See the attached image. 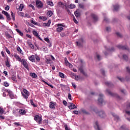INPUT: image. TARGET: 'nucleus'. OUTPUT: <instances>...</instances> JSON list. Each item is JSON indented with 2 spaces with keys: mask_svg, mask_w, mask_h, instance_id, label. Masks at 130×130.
I'll return each mask as SVG.
<instances>
[{
  "mask_svg": "<svg viewBox=\"0 0 130 130\" xmlns=\"http://www.w3.org/2000/svg\"><path fill=\"white\" fill-rule=\"evenodd\" d=\"M8 94L10 98H11V99H13V98H14V94H13V92H12V91H8Z\"/></svg>",
  "mask_w": 130,
  "mask_h": 130,
  "instance_id": "nucleus-22",
  "label": "nucleus"
},
{
  "mask_svg": "<svg viewBox=\"0 0 130 130\" xmlns=\"http://www.w3.org/2000/svg\"><path fill=\"white\" fill-rule=\"evenodd\" d=\"M70 62H69V61L68 60V58H67V57H65L64 58V63L65 64L68 65V63H69Z\"/></svg>",
  "mask_w": 130,
  "mask_h": 130,
  "instance_id": "nucleus-43",
  "label": "nucleus"
},
{
  "mask_svg": "<svg viewBox=\"0 0 130 130\" xmlns=\"http://www.w3.org/2000/svg\"><path fill=\"white\" fill-rule=\"evenodd\" d=\"M96 58L99 60H101V58H100V55H99V54H96Z\"/></svg>",
  "mask_w": 130,
  "mask_h": 130,
  "instance_id": "nucleus-62",
  "label": "nucleus"
},
{
  "mask_svg": "<svg viewBox=\"0 0 130 130\" xmlns=\"http://www.w3.org/2000/svg\"><path fill=\"white\" fill-rule=\"evenodd\" d=\"M11 79L13 81V83H17L18 82L17 81V77L15 75H12Z\"/></svg>",
  "mask_w": 130,
  "mask_h": 130,
  "instance_id": "nucleus-20",
  "label": "nucleus"
},
{
  "mask_svg": "<svg viewBox=\"0 0 130 130\" xmlns=\"http://www.w3.org/2000/svg\"><path fill=\"white\" fill-rule=\"evenodd\" d=\"M62 103L65 106H67L68 105V102H67V101H63Z\"/></svg>",
  "mask_w": 130,
  "mask_h": 130,
  "instance_id": "nucleus-58",
  "label": "nucleus"
},
{
  "mask_svg": "<svg viewBox=\"0 0 130 130\" xmlns=\"http://www.w3.org/2000/svg\"><path fill=\"white\" fill-rule=\"evenodd\" d=\"M94 127L95 128L96 127L98 130H101V129H100V127H99V124H98V121L95 122V126H94Z\"/></svg>",
  "mask_w": 130,
  "mask_h": 130,
  "instance_id": "nucleus-29",
  "label": "nucleus"
},
{
  "mask_svg": "<svg viewBox=\"0 0 130 130\" xmlns=\"http://www.w3.org/2000/svg\"><path fill=\"white\" fill-rule=\"evenodd\" d=\"M6 36L7 38H13V37L11 36L9 34H6Z\"/></svg>",
  "mask_w": 130,
  "mask_h": 130,
  "instance_id": "nucleus-44",
  "label": "nucleus"
},
{
  "mask_svg": "<svg viewBox=\"0 0 130 130\" xmlns=\"http://www.w3.org/2000/svg\"><path fill=\"white\" fill-rule=\"evenodd\" d=\"M5 64L7 68H10L11 67V64L10 63V62L9 61V59H7L6 61L5 62Z\"/></svg>",
  "mask_w": 130,
  "mask_h": 130,
  "instance_id": "nucleus-23",
  "label": "nucleus"
},
{
  "mask_svg": "<svg viewBox=\"0 0 130 130\" xmlns=\"http://www.w3.org/2000/svg\"><path fill=\"white\" fill-rule=\"evenodd\" d=\"M118 80H119V81H120V82H124V79L122 78H120V77H117Z\"/></svg>",
  "mask_w": 130,
  "mask_h": 130,
  "instance_id": "nucleus-50",
  "label": "nucleus"
},
{
  "mask_svg": "<svg viewBox=\"0 0 130 130\" xmlns=\"http://www.w3.org/2000/svg\"><path fill=\"white\" fill-rule=\"evenodd\" d=\"M48 5H49V6H50L51 7H53V3H52V2L51 1H49L47 3Z\"/></svg>",
  "mask_w": 130,
  "mask_h": 130,
  "instance_id": "nucleus-41",
  "label": "nucleus"
},
{
  "mask_svg": "<svg viewBox=\"0 0 130 130\" xmlns=\"http://www.w3.org/2000/svg\"><path fill=\"white\" fill-rule=\"evenodd\" d=\"M30 76H31L32 78H36L37 77V75L35 73H30Z\"/></svg>",
  "mask_w": 130,
  "mask_h": 130,
  "instance_id": "nucleus-38",
  "label": "nucleus"
},
{
  "mask_svg": "<svg viewBox=\"0 0 130 130\" xmlns=\"http://www.w3.org/2000/svg\"><path fill=\"white\" fill-rule=\"evenodd\" d=\"M46 62L48 64V63H50V62H51V60H50V59H47L46 60Z\"/></svg>",
  "mask_w": 130,
  "mask_h": 130,
  "instance_id": "nucleus-61",
  "label": "nucleus"
},
{
  "mask_svg": "<svg viewBox=\"0 0 130 130\" xmlns=\"http://www.w3.org/2000/svg\"><path fill=\"white\" fill-rule=\"evenodd\" d=\"M123 58L124 59V60H126V61H127L128 60V57H127V55L124 54L123 55Z\"/></svg>",
  "mask_w": 130,
  "mask_h": 130,
  "instance_id": "nucleus-30",
  "label": "nucleus"
},
{
  "mask_svg": "<svg viewBox=\"0 0 130 130\" xmlns=\"http://www.w3.org/2000/svg\"><path fill=\"white\" fill-rule=\"evenodd\" d=\"M73 21L75 24H78V21L77 19H76V18H75V16H73Z\"/></svg>",
  "mask_w": 130,
  "mask_h": 130,
  "instance_id": "nucleus-52",
  "label": "nucleus"
},
{
  "mask_svg": "<svg viewBox=\"0 0 130 130\" xmlns=\"http://www.w3.org/2000/svg\"><path fill=\"white\" fill-rule=\"evenodd\" d=\"M42 49L43 51H44L45 52H46V51L48 50V49H47V47H42Z\"/></svg>",
  "mask_w": 130,
  "mask_h": 130,
  "instance_id": "nucleus-42",
  "label": "nucleus"
},
{
  "mask_svg": "<svg viewBox=\"0 0 130 130\" xmlns=\"http://www.w3.org/2000/svg\"><path fill=\"white\" fill-rule=\"evenodd\" d=\"M60 36H61V37H66V33H64V32H61V33L60 34Z\"/></svg>",
  "mask_w": 130,
  "mask_h": 130,
  "instance_id": "nucleus-53",
  "label": "nucleus"
},
{
  "mask_svg": "<svg viewBox=\"0 0 130 130\" xmlns=\"http://www.w3.org/2000/svg\"><path fill=\"white\" fill-rule=\"evenodd\" d=\"M4 112H5L4 109L0 107V114H4Z\"/></svg>",
  "mask_w": 130,
  "mask_h": 130,
  "instance_id": "nucleus-45",
  "label": "nucleus"
},
{
  "mask_svg": "<svg viewBox=\"0 0 130 130\" xmlns=\"http://www.w3.org/2000/svg\"><path fill=\"white\" fill-rule=\"evenodd\" d=\"M14 56L15 58H16V59H17V60H18V61H22V59H21L19 55H18L17 54H14Z\"/></svg>",
  "mask_w": 130,
  "mask_h": 130,
  "instance_id": "nucleus-18",
  "label": "nucleus"
},
{
  "mask_svg": "<svg viewBox=\"0 0 130 130\" xmlns=\"http://www.w3.org/2000/svg\"><path fill=\"white\" fill-rule=\"evenodd\" d=\"M18 113H19V114H21V115H24V114L26 113V111L25 110L20 109L19 110Z\"/></svg>",
  "mask_w": 130,
  "mask_h": 130,
  "instance_id": "nucleus-21",
  "label": "nucleus"
},
{
  "mask_svg": "<svg viewBox=\"0 0 130 130\" xmlns=\"http://www.w3.org/2000/svg\"><path fill=\"white\" fill-rule=\"evenodd\" d=\"M11 15L13 21H15V14L13 13V11H11Z\"/></svg>",
  "mask_w": 130,
  "mask_h": 130,
  "instance_id": "nucleus-37",
  "label": "nucleus"
},
{
  "mask_svg": "<svg viewBox=\"0 0 130 130\" xmlns=\"http://www.w3.org/2000/svg\"><path fill=\"white\" fill-rule=\"evenodd\" d=\"M29 45L30 47L31 48H32V49H34V45H33V44H32V43H29Z\"/></svg>",
  "mask_w": 130,
  "mask_h": 130,
  "instance_id": "nucleus-54",
  "label": "nucleus"
},
{
  "mask_svg": "<svg viewBox=\"0 0 130 130\" xmlns=\"http://www.w3.org/2000/svg\"><path fill=\"white\" fill-rule=\"evenodd\" d=\"M59 76L60 78H61L62 79H64V74L61 72L59 73Z\"/></svg>",
  "mask_w": 130,
  "mask_h": 130,
  "instance_id": "nucleus-31",
  "label": "nucleus"
},
{
  "mask_svg": "<svg viewBox=\"0 0 130 130\" xmlns=\"http://www.w3.org/2000/svg\"><path fill=\"white\" fill-rule=\"evenodd\" d=\"M73 113L74 114H79V111H73Z\"/></svg>",
  "mask_w": 130,
  "mask_h": 130,
  "instance_id": "nucleus-63",
  "label": "nucleus"
},
{
  "mask_svg": "<svg viewBox=\"0 0 130 130\" xmlns=\"http://www.w3.org/2000/svg\"><path fill=\"white\" fill-rule=\"evenodd\" d=\"M23 92H21V94H22L23 97L25 99H28V97H29V91H28V90H27V89L23 88Z\"/></svg>",
  "mask_w": 130,
  "mask_h": 130,
  "instance_id": "nucleus-2",
  "label": "nucleus"
},
{
  "mask_svg": "<svg viewBox=\"0 0 130 130\" xmlns=\"http://www.w3.org/2000/svg\"><path fill=\"white\" fill-rule=\"evenodd\" d=\"M4 86L5 87H9V83H8V82H7V81L4 82Z\"/></svg>",
  "mask_w": 130,
  "mask_h": 130,
  "instance_id": "nucleus-40",
  "label": "nucleus"
},
{
  "mask_svg": "<svg viewBox=\"0 0 130 130\" xmlns=\"http://www.w3.org/2000/svg\"><path fill=\"white\" fill-rule=\"evenodd\" d=\"M56 103L53 102H50L49 105V107L51 109H55V105Z\"/></svg>",
  "mask_w": 130,
  "mask_h": 130,
  "instance_id": "nucleus-14",
  "label": "nucleus"
},
{
  "mask_svg": "<svg viewBox=\"0 0 130 130\" xmlns=\"http://www.w3.org/2000/svg\"><path fill=\"white\" fill-rule=\"evenodd\" d=\"M68 108L70 110L76 109V108H77V106H76V105L73 103H71L70 105L68 106Z\"/></svg>",
  "mask_w": 130,
  "mask_h": 130,
  "instance_id": "nucleus-13",
  "label": "nucleus"
},
{
  "mask_svg": "<svg viewBox=\"0 0 130 130\" xmlns=\"http://www.w3.org/2000/svg\"><path fill=\"white\" fill-rule=\"evenodd\" d=\"M5 9L6 10V11H9L10 10V6L9 5H7Z\"/></svg>",
  "mask_w": 130,
  "mask_h": 130,
  "instance_id": "nucleus-56",
  "label": "nucleus"
},
{
  "mask_svg": "<svg viewBox=\"0 0 130 130\" xmlns=\"http://www.w3.org/2000/svg\"><path fill=\"white\" fill-rule=\"evenodd\" d=\"M17 51H18L20 53H21V54H23V51H22V49H21V48L18 47L17 48Z\"/></svg>",
  "mask_w": 130,
  "mask_h": 130,
  "instance_id": "nucleus-32",
  "label": "nucleus"
},
{
  "mask_svg": "<svg viewBox=\"0 0 130 130\" xmlns=\"http://www.w3.org/2000/svg\"><path fill=\"white\" fill-rule=\"evenodd\" d=\"M70 9H75L76 8V5L75 4H71L70 5Z\"/></svg>",
  "mask_w": 130,
  "mask_h": 130,
  "instance_id": "nucleus-39",
  "label": "nucleus"
},
{
  "mask_svg": "<svg viewBox=\"0 0 130 130\" xmlns=\"http://www.w3.org/2000/svg\"><path fill=\"white\" fill-rule=\"evenodd\" d=\"M2 14L6 16L7 19L8 20V21H11V17L10 16V14H9V13L3 10Z\"/></svg>",
  "mask_w": 130,
  "mask_h": 130,
  "instance_id": "nucleus-10",
  "label": "nucleus"
},
{
  "mask_svg": "<svg viewBox=\"0 0 130 130\" xmlns=\"http://www.w3.org/2000/svg\"><path fill=\"white\" fill-rule=\"evenodd\" d=\"M65 130H70V128H69V127H68V124H65L64 125Z\"/></svg>",
  "mask_w": 130,
  "mask_h": 130,
  "instance_id": "nucleus-47",
  "label": "nucleus"
},
{
  "mask_svg": "<svg viewBox=\"0 0 130 130\" xmlns=\"http://www.w3.org/2000/svg\"><path fill=\"white\" fill-rule=\"evenodd\" d=\"M68 99L69 100H72V94L71 93H68Z\"/></svg>",
  "mask_w": 130,
  "mask_h": 130,
  "instance_id": "nucleus-57",
  "label": "nucleus"
},
{
  "mask_svg": "<svg viewBox=\"0 0 130 130\" xmlns=\"http://www.w3.org/2000/svg\"><path fill=\"white\" fill-rule=\"evenodd\" d=\"M36 6L38 9H41V8H42L43 7V4H42V2L39 0H37L36 2Z\"/></svg>",
  "mask_w": 130,
  "mask_h": 130,
  "instance_id": "nucleus-8",
  "label": "nucleus"
},
{
  "mask_svg": "<svg viewBox=\"0 0 130 130\" xmlns=\"http://www.w3.org/2000/svg\"><path fill=\"white\" fill-rule=\"evenodd\" d=\"M30 101L31 105L34 106V107H37V106L36 105L34 104V102H33V100H30Z\"/></svg>",
  "mask_w": 130,
  "mask_h": 130,
  "instance_id": "nucleus-36",
  "label": "nucleus"
},
{
  "mask_svg": "<svg viewBox=\"0 0 130 130\" xmlns=\"http://www.w3.org/2000/svg\"><path fill=\"white\" fill-rule=\"evenodd\" d=\"M67 67H69V68H73V64H72L71 63H69L68 65H66Z\"/></svg>",
  "mask_w": 130,
  "mask_h": 130,
  "instance_id": "nucleus-59",
  "label": "nucleus"
},
{
  "mask_svg": "<svg viewBox=\"0 0 130 130\" xmlns=\"http://www.w3.org/2000/svg\"><path fill=\"white\" fill-rule=\"evenodd\" d=\"M43 82L45 83V84H46V85H47L48 86H49V87H50L51 88L53 89V86H52V85L49 84L48 83H47L45 81H43Z\"/></svg>",
  "mask_w": 130,
  "mask_h": 130,
  "instance_id": "nucleus-34",
  "label": "nucleus"
},
{
  "mask_svg": "<svg viewBox=\"0 0 130 130\" xmlns=\"http://www.w3.org/2000/svg\"><path fill=\"white\" fill-rule=\"evenodd\" d=\"M57 27H58L56 28V32L58 33H60V32L63 30V27H66V26L61 23H58L57 24Z\"/></svg>",
  "mask_w": 130,
  "mask_h": 130,
  "instance_id": "nucleus-3",
  "label": "nucleus"
},
{
  "mask_svg": "<svg viewBox=\"0 0 130 130\" xmlns=\"http://www.w3.org/2000/svg\"><path fill=\"white\" fill-rule=\"evenodd\" d=\"M106 92L108 93L109 95H110V96H112V97H115L118 99H120V97L117 94L111 92L110 90L107 89Z\"/></svg>",
  "mask_w": 130,
  "mask_h": 130,
  "instance_id": "nucleus-4",
  "label": "nucleus"
},
{
  "mask_svg": "<svg viewBox=\"0 0 130 130\" xmlns=\"http://www.w3.org/2000/svg\"><path fill=\"white\" fill-rule=\"evenodd\" d=\"M76 46H78V47H81L82 46V43L80 41H77L75 43Z\"/></svg>",
  "mask_w": 130,
  "mask_h": 130,
  "instance_id": "nucleus-28",
  "label": "nucleus"
},
{
  "mask_svg": "<svg viewBox=\"0 0 130 130\" xmlns=\"http://www.w3.org/2000/svg\"><path fill=\"white\" fill-rule=\"evenodd\" d=\"M94 112H95V113H98L99 116L100 117H101L102 118H103V117H105V113L103 111H101L100 112H98V110H97V108H95L93 109Z\"/></svg>",
  "mask_w": 130,
  "mask_h": 130,
  "instance_id": "nucleus-1",
  "label": "nucleus"
},
{
  "mask_svg": "<svg viewBox=\"0 0 130 130\" xmlns=\"http://www.w3.org/2000/svg\"><path fill=\"white\" fill-rule=\"evenodd\" d=\"M91 17L92 18L93 20V22H96L97 21H98V16L94 14H91Z\"/></svg>",
  "mask_w": 130,
  "mask_h": 130,
  "instance_id": "nucleus-12",
  "label": "nucleus"
},
{
  "mask_svg": "<svg viewBox=\"0 0 130 130\" xmlns=\"http://www.w3.org/2000/svg\"><path fill=\"white\" fill-rule=\"evenodd\" d=\"M30 22L32 24H34V25H37V22L33 21L32 20H31Z\"/></svg>",
  "mask_w": 130,
  "mask_h": 130,
  "instance_id": "nucleus-60",
  "label": "nucleus"
},
{
  "mask_svg": "<svg viewBox=\"0 0 130 130\" xmlns=\"http://www.w3.org/2000/svg\"><path fill=\"white\" fill-rule=\"evenodd\" d=\"M117 36H118V37H120V38H121V37H122V35H121V34H119V32H116V33Z\"/></svg>",
  "mask_w": 130,
  "mask_h": 130,
  "instance_id": "nucleus-48",
  "label": "nucleus"
},
{
  "mask_svg": "<svg viewBox=\"0 0 130 130\" xmlns=\"http://www.w3.org/2000/svg\"><path fill=\"white\" fill-rule=\"evenodd\" d=\"M82 74L83 75V76H87V73H86V72H85L83 69L82 70Z\"/></svg>",
  "mask_w": 130,
  "mask_h": 130,
  "instance_id": "nucleus-55",
  "label": "nucleus"
},
{
  "mask_svg": "<svg viewBox=\"0 0 130 130\" xmlns=\"http://www.w3.org/2000/svg\"><path fill=\"white\" fill-rule=\"evenodd\" d=\"M82 112L83 114H89V113L86 111L85 110H82Z\"/></svg>",
  "mask_w": 130,
  "mask_h": 130,
  "instance_id": "nucleus-46",
  "label": "nucleus"
},
{
  "mask_svg": "<svg viewBox=\"0 0 130 130\" xmlns=\"http://www.w3.org/2000/svg\"><path fill=\"white\" fill-rule=\"evenodd\" d=\"M74 15L76 18H79L81 16V10L80 9H77L74 12Z\"/></svg>",
  "mask_w": 130,
  "mask_h": 130,
  "instance_id": "nucleus-11",
  "label": "nucleus"
},
{
  "mask_svg": "<svg viewBox=\"0 0 130 130\" xmlns=\"http://www.w3.org/2000/svg\"><path fill=\"white\" fill-rule=\"evenodd\" d=\"M34 120L39 123V124H41L42 121V117L39 116V115H36L34 117Z\"/></svg>",
  "mask_w": 130,
  "mask_h": 130,
  "instance_id": "nucleus-5",
  "label": "nucleus"
},
{
  "mask_svg": "<svg viewBox=\"0 0 130 130\" xmlns=\"http://www.w3.org/2000/svg\"><path fill=\"white\" fill-rule=\"evenodd\" d=\"M50 24H51V20H49L47 23H43V26H44L45 27H49V26H50Z\"/></svg>",
  "mask_w": 130,
  "mask_h": 130,
  "instance_id": "nucleus-17",
  "label": "nucleus"
},
{
  "mask_svg": "<svg viewBox=\"0 0 130 130\" xmlns=\"http://www.w3.org/2000/svg\"><path fill=\"white\" fill-rule=\"evenodd\" d=\"M32 34L34 35V36H36V37H37L40 40H42L41 38L39 37V35H38V32H37L36 30L32 31Z\"/></svg>",
  "mask_w": 130,
  "mask_h": 130,
  "instance_id": "nucleus-15",
  "label": "nucleus"
},
{
  "mask_svg": "<svg viewBox=\"0 0 130 130\" xmlns=\"http://www.w3.org/2000/svg\"><path fill=\"white\" fill-rule=\"evenodd\" d=\"M24 9V4H21L19 7L20 12H22V10Z\"/></svg>",
  "mask_w": 130,
  "mask_h": 130,
  "instance_id": "nucleus-26",
  "label": "nucleus"
},
{
  "mask_svg": "<svg viewBox=\"0 0 130 130\" xmlns=\"http://www.w3.org/2000/svg\"><path fill=\"white\" fill-rule=\"evenodd\" d=\"M126 71H127V73L130 74V69H129V67H126Z\"/></svg>",
  "mask_w": 130,
  "mask_h": 130,
  "instance_id": "nucleus-64",
  "label": "nucleus"
},
{
  "mask_svg": "<svg viewBox=\"0 0 130 130\" xmlns=\"http://www.w3.org/2000/svg\"><path fill=\"white\" fill-rule=\"evenodd\" d=\"M98 102L99 104H105L104 101L103 100V94H100L99 98L98 99Z\"/></svg>",
  "mask_w": 130,
  "mask_h": 130,
  "instance_id": "nucleus-6",
  "label": "nucleus"
},
{
  "mask_svg": "<svg viewBox=\"0 0 130 130\" xmlns=\"http://www.w3.org/2000/svg\"><path fill=\"white\" fill-rule=\"evenodd\" d=\"M117 47L119 48V49H122V50H128V47L127 46H122L119 45L117 46Z\"/></svg>",
  "mask_w": 130,
  "mask_h": 130,
  "instance_id": "nucleus-9",
  "label": "nucleus"
},
{
  "mask_svg": "<svg viewBox=\"0 0 130 130\" xmlns=\"http://www.w3.org/2000/svg\"><path fill=\"white\" fill-rule=\"evenodd\" d=\"M44 40H45V41H46L48 43H49L50 42V41H49V39H48V38H45Z\"/></svg>",
  "mask_w": 130,
  "mask_h": 130,
  "instance_id": "nucleus-49",
  "label": "nucleus"
},
{
  "mask_svg": "<svg viewBox=\"0 0 130 130\" xmlns=\"http://www.w3.org/2000/svg\"><path fill=\"white\" fill-rule=\"evenodd\" d=\"M71 75H72V76H74L75 77V79L76 81H79L80 79H81V77H80V76H76V74L74 73H72Z\"/></svg>",
  "mask_w": 130,
  "mask_h": 130,
  "instance_id": "nucleus-19",
  "label": "nucleus"
},
{
  "mask_svg": "<svg viewBox=\"0 0 130 130\" xmlns=\"http://www.w3.org/2000/svg\"><path fill=\"white\" fill-rule=\"evenodd\" d=\"M104 21H105V22H106V23H107L109 22V19H108V18H107V17H105L104 19Z\"/></svg>",
  "mask_w": 130,
  "mask_h": 130,
  "instance_id": "nucleus-51",
  "label": "nucleus"
},
{
  "mask_svg": "<svg viewBox=\"0 0 130 130\" xmlns=\"http://www.w3.org/2000/svg\"><path fill=\"white\" fill-rule=\"evenodd\" d=\"M20 62H22L23 67H24V68H25L26 70H29V67H28V63H27V61H26V60H25V59H22Z\"/></svg>",
  "mask_w": 130,
  "mask_h": 130,
  "instance_id": "nucleus-7",
  "label": "nucleus"
},
{
  "mask_svg": "<svg viewBox=\"0 0 130 130\" xmlns=\"http://www.w3.org/2000/svg\"><path fill=\"white\" fill-rule=\"evenodd\" d=\"M39 18L43 21H46L47 20V18L45 16H40Z\"/></svg>",
  "mask_w": 130,
  "mask_h": 130,
  "instance_id": "nucleus-27",
  "label": "nucleus"
},
{
  "mask_svg": "<svg viewBox=\"0 0 130 130\" xmlns=\"http://www.w3.org/2000/svg\"><path fill=\"white\" fill-rule=\"evenodd\" d=\"M113 7H114V11H117L119 9V5H116L114 6Z\"/></svg>",
  "mask_w": 130,
  "mask_h": 130,
  "instance_id": "nucleus-24",
  "label": "nucleus"
},
{
  "mask_svg": "<svg viewBox=\"0 0 130 130\" xmlns=\"http://www.w3.org/2000/svg\"><path fill=\"white\" fill-rule=\"evenodd\" d=\"M28 59L32 61V62H35V56L32 55L28 57Z\"/></svg>",
  "mask_w": 130,
  "mask_h": 130,
  "instance_id": "nucleus-16",
  "label": "nucleus"
},
{
  "mask_svg": "<svg viewBox=\"0 0 130 130\" xmlns=\"http://www.w3.org/2000/svg\"><path fill=\"white\" fill-rule=\"evenodd\" d=\"M53 13H52V11H49L48 12H47V16H48V17H51V16H52L53 15Z\"/></svg>",
  "mask_w": 130,
  "mask_h": 130,
  "instance_id": "nucleus-33",
  "label": "nucleus"
},
{
  "mask_svg": "<svg viewBox=\"0 0 130 130\" xmlns=\"http://www.w3.org/2000/svg\"><path fill=\"white\" fill-rule=\"evenodd\" d=\"M16 32H17V33H18V34L20 36H24V34H23V32H22L21 31H20V30H19V29H18V28L16 29Z\"/></svg>",
  "mask_w": 130,
  "mask_h": 130,
  "instance_id": "nucleus-25",
  "label": "nucleus"
},
{
  "mask_svg": "<svg viewBox=\"0 0 130 130\" xmlns=\"http://www.w3.org/2000/svg\"><path fill=\"white\" fill-rule=\"evenodd\" d=\"M105 85H106V86H109V87H110L111 86H113V84H112L111 82H106Z\"/></svg>",
  "mask_w": 130,
  "mask_h": 130,
  "instance_id": "nucleus-35",
  "label": "nucleus"
}]
</instances>
